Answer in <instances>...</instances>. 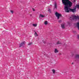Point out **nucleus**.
<instances>
[{
	"mask_svg": "<svg viewBox=\"0 0 79 79\" xmlns=\"http://www.w3.org/2000/svg\"><path fill=\"white\" fill-rule=\"evenodd\" d=\"M10 13H12V14H13V13H14V11L13 10H10Z\"/></svg>",
	"mask_w": 79,
	"mask_h": 79,
	"instance_id": "14",
	"label": "nucleus"
},
{
	"mask_svg": "<svg viewBox=\"0 0 79 79\" xmlns=\"http://www.w3.org/2000/svg\"><path fill=\"white\" fill-rule=\"evenodd\" d=\"M45 17V15H42V14H40V17H41V18H44V17Z\"/></svg>",
	"mask_w": 79,
	"mask_h": 79,
	"instance_id": "8",
	"label": "nucleus"
},
{
	"mask_svg": "<svg viewBox=\"0 0 79 79\" xmlns=\"http://www.w3.org/2000/svg\"><path fill=\"white\" fill-rule=\"evenodd\" d=\"M60 21H59V22H60Z\"/></svg>",
	"mask_w": 79,
	"mask_h": 79,
	"instance_id": "23",
	"label": "nucleus"
},
{
	"mask_svg": "<svg viewBox=\"0 0 79 79\" xmlns=\"http://www.w3.org/2000/svg\"><path fill=\"white\" fill-rule=\"evenodd\" d=\"M24 45H25V42L23 41L22 43L20 44V47H24Z\"/></svg>",
	"mask_w": 79,
	"mask_h": 79,
	"instance_id": "3",
	"label": "nucleus"
},
{
	"mask_svg": "<svg viewBox=\"0 0 79 79\" xmlns=\"http://www.w3.org/2000/svg\"><path fill=\"white\" fill-rule=\"evenodd\" d=\"M51 71L52 73L53 74H55L56 73V72L55 71V70L54 69H52Z\"/></svg>",
	"mask_w": 79,
	"mask_h": 79,
	"instance_id": "6",
	"label": "nucleus"
},
{
	"mask_svg": "<svg viewBox=\"0 0 79 79\" xmlns=\"http://www.w3.org/2000/svg\"><path fill=\"white\" fill-rule=\"evenodd\" d=\"M61 44V42L60 41H58L57 43V44Z\"/></svg>",
	"mask_w": 79,
	"mask_h": 79,
	"instance_id": "9",
	"label": "nucleus"
},
{
	"mask_svg": "<svg viewBox=\"0 0 79 79\" xmlns=\"http://www.w3.org/2000/svg\"><path fill=\"white\" fill-rule=\"evenodd\" d=\"M72 64H73V63H72Z\"/></svg>",
	"mask_w": 79,
	"mask_h": 79,
	"instance_id": "24",
	"label": "nucleus"
},
{
	"mask_svg": "<svg viewBox=\"0 0 79 79\" xmlns=\"http://www.w3.org/2000/svg\"><path fill=\"white\" fill-rule=\"evenodd\" d=\"M48 11H49V13H51V10L50 9H48Z\"/></svg>",
	"mask_w": 79,
	"mask_h": 79,
	"instance_id": "13",
	"label": "nucleus"
},
{
	"mask_svg": "<svg viewBox=\"0 0 79 79\" xmlns=\"http://www.w3.org/2000/svg\"><path fill=\"white\" fill-rule=\"evenodd\" d=\"M32 26L33 27H36L37 26V24H33Z\"/></svg>",
	"mask_w": 79,
	"mask_h": 79,
	"instance_id": "10",
	"label": "nucleus"
},
{
	"mask_svg": "<svg viewBox=\"0 0 79 79\" xmlns=\"http://www.w3.org/2000/svg\"><path fill=\"white\" fill-rule=\"evenodd\" d=\"M32 9L33 11H35V9H34L33 8Z\"/></svg>",
	"mask_w": 79,
	"mask_h": 79,
	"instance_id": "19",
	"label": "nucleus"
},
{
	"mask_svg": "<svg viewBox=\"0 0 79 79\" xmlns=\"http://www.w3.org/2000/svg\"><path fill=\"white\" fill-rule=\"evenodd\" d=\"M48 24V22L47 21H45V22H44V24H45V25H47Z\"/></svg>",
	"mask_w": 79,
	"mask_h": 79,
	"instance_id": "12",
	"label": "nucleus"
},
{
	"mask_svg": "<svg viewBox=\"0 0 79 79\" xmlns=\"http://www.w3.org/2000/svg\"><path fill=\"white\" fill-rule=\"evenodd\" d=\"M54 52L55 53H58V50L57 49L55 48L54 51Z\"/></svg>",
	"mask_w": 79,
	"mask_h": 79,
	"instance_id": "4",
	"label": "nucleus"
},
{
	"mask_svg": "<svg viewBox=\"0 0 79 79\" xmlns=\"http://www.w3.org/2000/svg\"><path fill=\"white\" fill-rule=\"evenodd\" d=\"M35 37H37L38 36V34L37 33V32H35L34 34Z\"/></svg>",
	"mask_w": 79,
	"mask_h": 79,
	"instance_id": "11",
	"label": "nucleus"
},
{
	"mask_svg": "<svg viewBox=\"0 0 79 79\" xmlns=\"http://www.w3.org/2000/svg\"><path fill=\"white\" fill-rule=\"evenodd\" d=\"M43 42L44 44H46V41H45L43 40Z\"/></svg>",
	"mask_w": 79,
	"mask_h": 79,
	"instance_id": "18",
	"label": "nucleus"
},
{
	"mask_svg": "<svg viewBox=\"0 0 79 79\" xmlns=\"http://www.w3.org/2000/svg\"><path fill=\"white\" fill-rule=\"evenodd\" d=\"M61 27L62 29H64V27H65V23H63L61 25Z\"/></svg>",
	"mask_w": 79,
	"mask_h": 79,
	"instance_id": "5",
	"label": "nucleus"
},
{
	"mask_svg": "<svg viewBox=\"0 0 79 79\" xmlns=\"http://www.w3.org/2000/svg\"><path fill=\"white\" fill-rule=\"evenodd\" d=\"M55 15L56 17L58 19H59L60 17H61V14L58 13L57 12H56Z\"/></svg>",
	"mask_w": 79,
	"mask_h": 79,
	"instance_id": "2",
	"label": "nucleus"
},
{
	"mask_svg": "<svg viewBox=\"0 0 79 79\" xmlns=\"http://www.w3.org/2000/svg\"><path fill=\"white\" fill-rule=\"evenodd\" d=\"M77 36L78 38V39H79V35H78Z\"/></svg>",
	"mask_w": 79,
	"mask_h": 79,
	"instance_id": "20",
	"label": "nucleus"
},
{
	"mask_svg": "<svg viewBox=\"0 0 79 79\" xmlns=\"http://www.w3.org/2000/svg\"><path fill=\"white\" fill-rule=\"evenodd\" d=\"M32 43H29L28 44L29 45H32Z\"/></svg>",
	"mask_w": 79,
	"mask_h": 79,
	"instance_id": "16",
	"label": "nucleus"
},
{
	"mask_svg": "<svg viewBox=\"0 0 79 79\" xmlns=\"http://www.w3.org/2000/svg\"><path fill=\"white\" fill-rule=\"evenodd\" d=\"M76 8H75V10H76Z\"/></svg>",
	"mask_w": 79,
	"mask_h": 79,
	"instance_id": "22",
	"label": "nucleus"
},
{
	"mask_svg": "<svg viewBox=\"0 0 79 79\" xmlns=\"http://www.w3.org/2000/svg\"><path fill=\"white\" fill-rule=\"evenodd\" d=\"M76 8H79V5H77L76 6Z\"/></svg>",
	"mask_w": 79,
	"mask_h": 79,
	"instance_id": "15",
	"label": "nucleus"
},
{
	"mask_svg": "<svg viewBox=\"0 0 79 79\" xmlns=\"http://www.w3.org/2000/svg\"><path fill=\"white\" fill-rule=\"evenodd\" d=\"M54 9H57V5H56V4L55 3L54 4Z\"/></svg>",
	"mask_w": 79,
	"mask_h": 79,
	"instance_id": "7",
	"label": "nucleus"
},
{
	"mask_svg": "<svg viewBox=\"0 0 79 79\" xmlns=\"http://www.w3.org/2000/svg\"><path fill=\"white\" fill-rule=\"evenodd\" d=\"M76 2V0H73V2Z\"/></svg>",
	"mask_w": 79,
	"mask_h": 79,
	"instance_id": "21",
	"label": "nucleus"
},
{
	"mask_svg": "<svg viewBox=\"0 0 79 79\" xmlns=\"http://www.w3.org/2000/svg\"><path fill=\"white\" fill-rule=\"evenodd\" d=\"M76 58H79V55H77L76 56Z\"/></svg>",
	"mask_w": 79,
	"mask_h": 79,
	"instance_id": "17",
	"label": "nucleus"
},
{
	"mask_svg": "<svg viewBox=\"0 0 79 79\" xmlns=\"http://www.w3.org/2000/svg\"><path fill=\"white\" fill-rule=\"evenodd\" d=\"M63 4L64 5V10L66 13L72 11L73 13L75 12V9H73L70 8L73 5V3L69 0H62Z\"/></svg>",
	"mask_w": 79,
	"mask_h": 79,
	"instance_id": "1",
	"label": "nucleus"
}]
</instances>
